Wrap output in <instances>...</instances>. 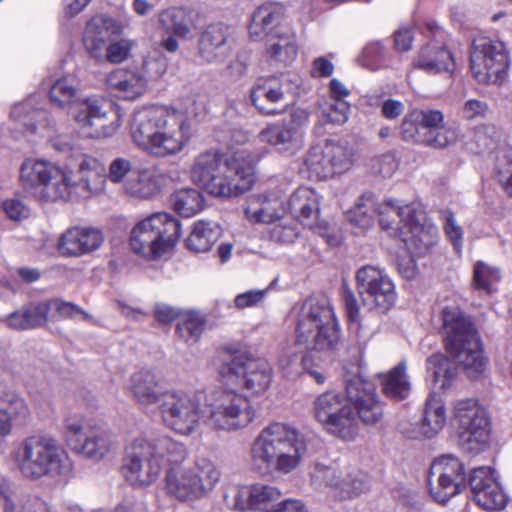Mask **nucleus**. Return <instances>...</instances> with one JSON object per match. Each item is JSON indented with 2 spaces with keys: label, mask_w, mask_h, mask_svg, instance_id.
Masks as SVG:
<instances>
[{
  "label": "nucleus",
  "mask_w": 512,
  "mask_h": 512,
  "mask_svg": "<svg viewBox=\"0 0 512 512\" xmlns=\"http://www.w3.org/2000/svg\"><path fill=\"white\" fill-rule=\"evenodd\" d=\"M295 345L304 346L306 351L288 349L279 358V367L289 380H296L304 373L309 374L318 384L325 377L314 369L312 351H332L340 342V327L330 302L325 297H310L294 308Z\"/></svg>",
  "instance_id": "1"
},
{
  "label": "nucleus",
  "mask_w": 512,
  "mask_h": 512,
  "mask_svg": "<svg viewBox=\"0 0 512 512\" xmlns=\"http://www.w3.org/2000/svg\"><path fill=\"white\" fill-rule=\"evenodd\" d=\"M130 133L137 146L155 156L166 157L183 150L190 139V126L181 111L151 106L133 113Z\"/></svg>",
  "instance_id": "2"
},
{
  "label": "nucleus",
  "mask_w": 512,
  "mask_h": 512,
  "mask_svg": "<svg viewBox=\"0 0 512 512\" xmlns=\"http://www.w3.org/2000/svg\"><path fill=\"white\" fill-rule=\"evenodd\" d=\"M306 451L304 433L276 422L264 427L255 437L249 456L252 467L261 474H289L299 467Z\"/></svg>",
  "instance_id": "3"
},
{
  "label": "nucleus",
  "mask_w": 512,
  "mask_h": 512,
  "mask_svg": "<svg viewBox=\"0 0 512 512\" xmlns=\"http://www.w3.org/2000/svg\"><path fill=\"white\" fill-rule=\"evenodd\" d=\"M193 182L215 197H234L249 190L254 183L252 162L242 154L223 160L218 152L198 155L191 169Z\"/></svg>",
  "instance_id": "4"
},
{
  "label": "nucleus",
  "mask_w": 512,
  "mask_h": 512,
  "mask_svg": "<svg viewBox=\"0 0 512 512\" xmlns=\"http://www.w3.org/2000/svg\"><path fill=\"white\" fill-rule=\"evenodd\" d=\"M185 456L186 447L170 436H138L125 448L123 473L133 487H148L159 478L164 461L176 463Z\"/></svg>",
  "instance_id": "5"
},
{
  "label": "nucleus",
  "mask_w": 512,
  "mask_h": 512,
  "mask_svg": "<svg viewBox=\"0 0 512 512\" xmlns=\"http://www.w3.org/2000/svg\"><path fill=\"white\" fill-rule=\"evenodd\" d=\"M76 95V81L69 76L57 79L49 89L53 105L59 108L70 105V115L85 137H110L118 130L120 118L116 111L106 110L103 101L96 96L77 99Z\"/></svg>",
  "instance_id": "6"
},
{
  "label": "nucleus",
  "mask_w": 512,
  "mask_h": 512,
  "mask_svg": "<svg viewBox=\"0 0 512 512\" xmlns=\"http://www.w3.org/2000/svg\"><path fill=\"white\" fill-rule=\"evenodd\" d=\"M441 317L447 352L469 378H479L486 370L487 358L473 322L457 306L444 307Z\"/></svg>",
  "instance_id": "7"
},
{
  "label": "nucleus",
  "mask_w": 512,
  "mask_h": 512,
  "mask_svg": "<svg viewBox=\"0 0 512 512\" xmlns=\"http://www.w3.org/2000/svg\"><path fill=\"white\" fill-rule=\"evenodd\" d=\"M15 463L21 475L29 480L56 478L70 470L65 449L54 438L44 435L24 438L15 451Z\"/></svg>",
  "instance_id": "8"
},
{
  "label": "nucleus",
  "mask_w": 512,
  "mask_h": 512,
  "mask_svg": "<svg viewBox=\"0 0 512 512\" xmlns=\"http://www.w3.org/2000/svg\"><path fill=\"white\" fill-rule=\"evenodd\" d=\"M172 463L166 470L164 490L181 502H194L207 497L220 480L215 463L205 456H196L187 463Z\"/></svg>",
  "instance_id": "9"
},
{
  "label": "nucleus",
  "mask_w": 512,
  "mask_h": 512,
  "mask_svg": "<svg viewBox=\"0 0 512 512\" xmlns=\"http://www.w3.org/2000/svg\"><path fill=\"white\" fill-rule=\"evenodd\" d=\"M255 418V410L247 397L230 389H206L204 423L215 431H237Z\"/></svg>",
  "instance_id": "10"
},
{
  "label": "nucleus",
  "mask_w": 512,
  "mask_h": 512,
  "mask_svg": "<svg viewBox=\"0 0 512 512\" xmlns=\"http://www.w3.org/2000/svg\"><path fill=\"white\" fill-rule=\"evenodd\" d=\"M180 222L168 213H155L138 222L130 235L134 253L157 259L169 252L180 237Z\"/></svg>",
  "instance_id": "11"
},
{
  "label": "nucleus",
  "mask_w": 512,
  "mask_h": 512,
  "mask_svg": "<svg viewBox=\"0 0 512 512\" xmlns=\"http://www.w3.org/2000/svg\"><path fill=\"white\" fill-rule=\"evenodd\" d=\"M204 398L205 390H167L158 406L163 423L178 434H192L204 420Z\"/></svg>",
  "instance_id": "12"
},
{
  "label": "nucleus",
  "mask_w": 512,
  "mask_h": 512,
  "mask_svg": "<svg viewBox=\"0 0 512 512\" xmlns=\"http://www.w3.org/2000/svg\"><path fill=\"white\" fill-rule=\"evenodd\" d=\"M401 138L432 148H445L456 141V133L444 125L440 110L414 109L402 120Z\"/></svg>",
  "instance_id": "13"
},
{
  "label": "nucleus",
  "mask_w": 512,
  "mask_h": 512,
  "mask_svg": "<svg viewBox=\"0 0 512 512\" xmlns=\"http://www.w3.org/2000/svg\"><path fill=\"white\" fill-rule=\"evenodd\" d=\"M221 375L227 386L260 394L271 383L272 368L265 359L253 358L246 352H239L223 364Z\"/></svg>",
  "instance_id": "14"
},
{
  "label": "nucleus",
  "mask_w": 512,
  "mask_h": 512,
  "mask_svg": "<svg viewBox=\"0 0 512 512\" xmlns=\"http://www.w3.org/2000/svg\"><path fill=\"white\" fill-rule=\"evenodd\" d=\"M509 58L503 42L475 38L470 50V69L480 84H501L507 77Z\"/></svg>",
  "instance_id": "15"
},
{
  "label": "nucleus",
  "mask_w": 512,
  "mask_h": 512,
  "mask_svg": "<svg viewBox=\"0 0 512 512\" xmlns=\"http://www.w3.org/2000/svg\"><path fill=\"white\" fill-rule=\"evenodd\" d=\"M454 419L458 427V444L466 453L477 454L489 440V418L476 399H462L455 403Z\"/></svg>",
  "instance_id": "16"
},
{
  "label": "nucleus",
  "mask_w": 512,
  "mask_h": 512,
  "mask_svg": "<svg viewBox=\"0 0 512 512\" xmlns=\"http://www.w3.org/2000/svg\"><path fill=\"white\" fill-rule=\"evenodd\" d=\"M314 417L330 434L352 440L358 434V424L346 400L338 393L325 392L314 401Z\"/></svg>",
  "instance_id": "17"
},
{
  "label": "nucleus",
  "mask_w": 512,
  "mask_h": 512,
  "mask_svg": "<svg viewBox=\"0 0 512 512\" xmlns=\"http://www.w3.org/2000/svg\"><path fill=\"white\" fill-rule=\"evenodd\" d=\"M307 121L308 113L295 109L288 118L267 124L258 133V140L279 154L293 156L303 147V127Z\"/></svg>",
  "instance_id": "18"
},
{
  "label": "nucleus",
  "mask_w": 512,
  "mask_h": 512,
  "mask_svg": "<svg viewBox=\"0 0 512 512\" xmlns=\"http://www.w3.org/2000/svg\"><path fill=\"white\" fill-rule=\"evenodd\" d=\"M356 282L364 306L384 314L397 299L395 285L390 277L375 266L366 265L356 272Z\"/></svg>",
  "instance_id": "19"
},
{
  "label": "nucleus",
  "mask_w": 512,
  "mask_h": 512,
  "mask_svg": "<svg viewBox=\"0 0 512 512\" xmlns=\"http://www.w3.org/2000/svg\"><path fill=\"white\" fill-rule=\"evenodd\" d=\"M352 152L340 143L327 141L323 146H313L307 152L304 165L310 177L328 179L348 170L352 165Z\"/></svg>",
  "instance_id": "20"
},
{
  "label": "nucleus",
  "mask_w": 512,
  "mask_h": 512,
  "mask_svg": "<svg viewBox=\"0 0 512 512\" xmlns=\"http://www.w3.org/2000/svg\"><path fill=\"white\" fill-rule=\"evenodd\" d=\"M67 441L72 449L83 456L103 459L112 449V435L98 427H91L80 419H69L66 424Z\"/></svg>",
  "instance_id": "21"
},
{
  "label": "nucleus",
  "mask_w": 512,
  "mask_h": 512,
  "mask_svg": "<svg viewBox=\"0 0 512 512\" xmlns=\"http://www.w3.org/2000/svg\"><path fill=\"white\" fill-rule=\"evenodd\" d=\"M99 188L92 185L89 178L81 182H72L68 172L54 165L51 175L45 184L38 190L36 199L42 202L70 201L80 198H89L91 192Z\"/></svg>",
  "instance_id": "22"
},
{
  "label": "nucleus",
  "mask_w": 512,
  "mask_h": 512,
  "mask_svg": "<svg viewBox=\"0 0 512 512\" xmlns=\"http://www.w3.org/2000/svg\"><path fill=\"white\" fill-rule=\"evenodd\" d=\"M424 34L429 42L421 48L416 66L431 74L452 72L454 60L445 47L446 34L443 29L435 22L427 21Z\"/></svg>",
  "instance_id": "23"
},
{
  "label": "nucleus",
  "mask_w": 512,
  "mask_h": 512,
  "mask_svg": "<svg viewBox=\"0 0 512 512\" xmlns=\"http://www.w3.org/2000/svg\"><path fill=\"white\" fill-rule=\"evenodd\" d=\"M197 19V13L182 7H171L160 12V28L168 34L161 43L162 47L168 52H176L179 48L177 38H192L197 28Z\"/></svg>",
  "instance_id": "24"
},
{
  "label": "nucleus",
  "mask_w": 512,
  "mask_h": 512,
  "mask_svg": "<svg viewBox=\"0 0 512 512\" xmlns=\"http://www.w3.org/2000/svg\"><path fill=\"white\" fill-rule=\"evenodd\" d=\"M290 81L287 75L259 77L250 90V100L258 112L265 116L279 114L273 105L284 101L289 94Z\"/></svg>",
  "instance_id": "25"
},
{
  "label": "nucleus",
  "mask_w": 512,
  "mask_h": 512,
  "mask_svg": "<svg viewBox=\"0 0 512 512\" xmlns=\"http://www.w3.org/2000/svg\"><path fill=\"white\" fill-rule=\"evenodd\" d=\"M469 485L476 503L485 510L497 511L507 504V497L490 467L472 470Z\"/></svg>",
  "instance_id": "26"
},
{
  "label": "nucleus",
  "mask_w": 512,
  "mask_h": 512,
  "mask_svg": "<svg viewBox=\"0 0 512 512\" xmlns=\"http://www.w3.org/2000/svg\"><path fill=\"white\" fill-rule=\"evenodd\" d=\"M346 393L364 424L374 425L382 419L383 406L371 383L360 378L350 379L346 384Z\"/></svg>",
  "instance_id": "27"
},
{
  "label": "nucleus",
  "mask_w": 512,
  "mask_h": 512,
  "mask_svg": "<svg viewBox=\"0 0 512 512\" xmlns=\"http://www.w3.org/2000/svg\"><path fill=\"white\" fill-rule=\"evenodd\" d=\"M280 497V491L271 485L257 483L251 486H241L232 489L224 495L227 507L244 512L262 510L269 502Z\"/></svg>",
  "instance_id": "28"
},
{
  "label": "nucleus",
  "mask_w": 512,
  "mask_h": 512,
  "mask_svg": "<svg viewBox=\"0 0 512 512\" xmlns=\"http://www.w3.org/2000/svg\"><path fill=\"white\" fill-rule=\"evenodd\" d=\"M403 233L399 236L413 255L425 256L431 252L438 242V229L424 215L417 210Z\"/></svg>",
  "instance_id": "29"
},
{
  "label": "nucleus",
  "mask_w": 512,
  "mask_h": 512,
  "mask_svg": "<svg viewBox=\"0 0 512 512\" xmlns=\"http://www.w3.org/2000/svg\"><path fill=\"white\" fill-rule=\"evenodd\" d=\"M121 25L111 17L95 16L88 23L83 35V44L89 56L103 62L104 52L112 35L121 33Z\"/></svg>",
  "instance_id": "30"
},
{
  "label": "nucleus",
  "mask_w": 512,
  "mask_h": 512,
  "mask_svg": "<svg viewBox=\"0 0 512 512\" xmlns=\"http://www.w3.org/2000/svg\"><path fill=\"white\" fill-rule=\"evenodd\" d=\"M103 243L102 233L90 227H71L59 237L57 249L63 256L80 257L97 250Z\"/></svg>",
  "instance_id": "31"
},
{
  "label": "nucleus",
  "mask_w": 512,
  "mask_h": 512,
  "mask_svg": "<svg viewBox=\"0 0 512 512\" xmlns=\"http://www.w3.org/2000/svg\"><path fill=\"white\" fill-rule=\"evenodd\" d=\"M229 27L223 23L208 25L200 34L197 43L198 57L204 63H220L229 54Z\"/></svg>",
  "instance_id": "32"
},
{
  "label": "nucleus",
  "mask_w": 512,
  "mask_h": 512,
  "mask_svg": "<svg viewBox=\"0 0 512 512\" xmlns=\"http://www.w3.org/2000/svg\"><path fill=\"white\" fill-rule=\"evenodd\" d=\"M129 389L133 399L141 407L160 405L163 401L164 390L160 378L151 370H139L130 376Z\"/></svg>",
  "instance_id": "33"
},
{
  "label": "nucleus",
  "mask_w": 512,
  "mask_h": 512,
  "mask_svg": "<svg viewBox=\"0 0 512 512\" xmlns=\"http://www.w3.org/2000/svg\"><path fill=\"white\" fill-rule=\"evenodd\" d=\"M0 408V446L12 434L13 427L26 425L31 412L25 399L15 393H6Z\"/></svg>",
  "instance_id": "34"
},
{
  "label": "nucleus",
  "mask_w": 512,
  "mask_h": 512,
  "mask_svg": "<svg viewBox=\"0 0 512 512\" xmlns=\"http://www.w3.org/2000/svg\"><path fill=\"white\" fill-rule=\"evenodd\" d=\"M416 212L417 209L413 204L401 206L395 200H388L378 205L376 209L381 228L391 237H399L405 229L404 226L416 217Z\"/></svg>",
  "instance_id": "35"
},
{
  "label": "nucleus",
  "mask_w": 512,
  "mask_h": 512,
  "mask_svg": "<svg viewBox=\"0 0 512 512\" xmlns=\"http://www.w3.org/2000/svg\"><path fill=\"white\" fill-rule=\"evenodd\" d=\"M288 210L304 226L313 228L319 218V196L311 188L300 187L290 195Z\"/></svg>",
  "instance_id": "36"
},
{
  "label": "nucleus",
  "mask_w": 512,
  "mask_h": 512,
  "mask_svg": "<svg viewBox=\"0 0 512 512\" xmlns=\"http://www.w3.org/2000/svg\"><path fill=\"white\" fill-rule=\"evenodd\" d=\"M106 84L115 96L125 100H134L146 90V79L136 70L116 69L107 76Z\"/></svg>",
  "instance_id": "37"
},
{
  "label": "nucleus",
  "mask_w": 512,
  "mask_h": 512,
  "mask_svg": "<svg viewBox=\"0 0 512 512\" xmlns=\"http://www.w3.org/2000/svg\"><path fill=\"white\" fill-rule=\"evenodd\" d=\"M246 218L252 223L272 224L284 214L282 201L276 196L251 195L244 209Z\"/></svg>",
  "instance_id": "38"
},
{
  "label": "nucleus",
  "mask_w": 512,
  "mask_h": 512,
  "mask_svg": "<svg viewBox=\"0 0 512 512\" xmlns=\"http://www.w3.org/2000/svg\"><path fill=\"white\" fill-rule=\"evenodd\" d=\"M282 15V6L277 3H265L258 7L249 25L250 37L255 41L264 40L275 30L283 29L279 26Z\"/></svg>",
  "instance_id": "39"
},
{
  "label": "nucleus",
  "mask_w": 512,
  "mask_h": 512,
  "mask_svg": "<svg viewBox=\"0 0 512 512\" xmlns=\"http://www.w3.org/2000/svg\"><path fill=\"white\" fill-rule=\"evenodd\" d=\"M166 183L165 176L155 169L139 170L125 182L124 190L127 194L140 198L151 199L160 193Z\"/></svg>",
  "instance_id": "40"
},
{
  "label": "nucleus",
  "mask_w": 512,
  "mask_h": 512,
  "mask_svg": "<svg viewBox=\"0 0 512 512\" xmlns=\"http://www.w3.org/2000/svg\"><path fill=\"white\" fill-rule=\"evenodd\" d=\"M264 40L266 53L273 61L288 65L295 60L298 46L296 36L290 29L275 30Z\"/></svg>",
  "instance_id": "41"
},
{
  "label": "nucleus",
  "mask_w": 512,
  "mask_h": 512,
  "mask_svg": "<svg viewBox=\"0 0 512 512\" xmlns=\"http://www.w3.org/2000/svg\"><path fill=\"white\" fill-rule=\"evenodd\" d=\"M54 164L44 160H25L20 168V183L22 188L30 196H38V190L42 188L45 181L51 175Z\"/></svg>",
  "instance_id": "42"
},
{
  "label": "nucleus",
  "mask_w": 512,
  "mask_h": 512,
  "mask_svg": "<svg viewBox=\"0 0 512 512\" xmlns=\"http://www.w3.org/2000/svg\"><path fill=\"white\" fill-rule=\"evenodd\" d=\"M220 236V227L212 222L199 220L194 223L186 239V246L195 253L209 251Z\"/></svg>",
  "instance_id": "43"
},
{
  "label": "nucleus",
  "mask_w": 512,
  "mask_h": 512,
  "mask_svg": "<svg viewBox=\"0 0 512 512\" xmlns=\"http://www.w3.org/2000/svg\"><path fill=\"white\" fill-rule=\"evenodd\" d=\"M383 393L391 399L403 400L408 397L411 384L406 374V365L399 363L386 374L381 375Z\"/></svg>",
  "instance_id": "44"
},
{
  "label": "nucleus",
  "mask_w": 512,
  "mask_h": 512,
  "mask_svg": "<svg viewBox=\"0 0 512 512\" xmlns=\"http://www.w3.org/2000/svg\"><path fill=\"white\" fill-rule=\"evenodd\" d=\"M446 423V410L441 398L431 394L425 404L422 420V433L427 437H433L441 431Z\"/></svg>",
  "instance_id": "45"
},
{
  "label": "nucleus",
  "mask_w": 512,
  "mask_h": 512,
  "mask_svg": "<svg viewBox=\"0 0 512 512\" xmlns=\"http://www.w3.org/2000/svg\"><path fill=\"white\" fill-rule=\"evenodd\" d=\"M428 487L431 496L436 502L446 503L451 497L459 494L465 487V477L456 479L454 476L428 475Z\"/></svg>",
  "instance_id": "46"
},
{
  "label": "nucleus",
  "mask_w": 512,
  "mask_h": 512,
  "mask_svg": "<svg viewBox=\"0 0 512 512\" xmlns=\"http://www.w3.org/2000/svg\"><path fill=\"white\" fill-rule=\"evenodd\" d=\"M171 204L179 215L191 217L202 210L204 198L197 189L183 188L171 196Z\"/></svg>",
  "instance_id": "47"
},
{
  "label": "nucleus",
  "mask_w": 512,
  "mask_h": 512,
  "mask_svg": "<svg viewBox=\"0 0 512 512\" xmlns=\"http://www.w3.org/2000/svg\"><path fill=\"white\" fill-rule=\"evenodd\" d=\"M343 473L336 467L315 462L310 470V484L316 490L329 488L338 492Z\"/></svg>",
  "instance_id": "48"
},
{
  "label": "nucleus",
  "mask_w": 512,
  "mask_h": 512,
  "mask_svg": "<svg viewBox=\"0 0 512 512\" xmlns=\"http://www.w3.org/2000/svg\"><path fill=\"white\" fill-rule=\"evenodd\" d=\"M427 370L431 373L434 383L441 389L450 386L456 376V367L449 358L441 354H435L427 360Z\"/></svg>",
  "instance_id": "49"
},
{
  "label": "nucleus",
  "mask_w": 512,
  "mask_h": 512,
  "mask_svg": "<svg viewBox=\"0 0 512 512\" xmlns=\"http://www.w3.org/2000/svg\"><path fill=\"white\" fill-rule=\"evenodd\" d=\"M376 209L373 196L363 195L354 207L346 212V219L353 225L366 229L372 226Z\"/></svg>",
  "instance_id": "50"
},
{
  "label": "nucleus",
  "mask_w": 512,
  "mask_h": 512,
  "mask_svg": "<svg viewBox=\"0 0 512 512\" xmlns=\"http://www.w3.org/2000/svg\"><path fill=\"white\" fill-rule=\"evenodd\" d=\"M500 280V273L497 268L491 267L484 262H477L474 266L473 283L475 289L486 294L495 291L494 286Z\"/></svg>",
  "instance_id": "51"
},
{
  "label": "nucleus",
  "mask_w": 512,
  "mask_h": 512,
  "mask_svg": "<svg viewBox=\"0 0 512 512\" xmlns=\"http://www.w3.org/2000/svg\"><path fill=\"white\" fill-rule=\"evenodd\" d=\"M104 171L105 167L99 160L91 156H84L79 163L81 178L78 182H81L84 178H89L92 185L99 186L97 190L91 192V196L97 194L104 188Z\"/></svg>",
  "instance_id": "52"
},
{
  "label": "nucleus",
  "mask_w": 512,
  "mask_h": 512,
  "mask_svg": "<svg viewBox=\"0 0 512 512\" xmlns=\"http://www.w3.org/2000/svg\"><path fill=\"white\" fill-rule=\"evenodd\" d=\"M429 474L432 476L465 477L463 463L453 455H442L431 464Z\"/></svg>",
  "instance_id": "53"
},
{
  "label": "nucleus",
  "mask_w": 512,
  "mask_h": 512,
  "mask_svg": "<svg viewBox=\"0 0 512 512\" xmlns=\"http://www.w3.org/2000/svg\"><path fill=\"white\" fill-rule=\"evenodd\" d=\"M370 489L369 479L362 472L347 473L342 476L338 493L343 498L358 496Z\"/></svg>",
  "instance_id": "54"
},
{
  "label": "nucleus",
  "mask_w": 512,
  "mask_h": 512,
  "mask_svg": "<svg viewBox=\"0 0 512 512\" xmlns=\"http://www.w3.org/2000/svg\"><path fill=\"white\" fill-rule=\"evenodd\" d=\"M42 114L43 113L40 110L33 109L31 103L26 101L14 105L10 116L27 131L35 133L37 130L36 122Z\"/></svg>",
  "instance_id": "55"
},
{
  "label": "nucleus",
  "mask_w": 512,
  "mask_h": 512,
  "mask_svg": "<svg viewBox=\"0 0 512 512\" xmlns=\"http://www.w3.org/2000/svg\"><path fill=\"white\" fill-rule=\"evenodd\" d=\"M25 322L30 329L44 326L48 321L49 302L29 303L22 307Z\"/></svg>",
  "instance_id": "56"
},
{
  "label": "nucleus",
  "mask_w": 512,
  "mask_h": 512,
  "mask_svg": "<svg viewBox=\"0 0 512 512\" xmlns=\"http://www.w3.org/2000/svg\"><path fill=\"white\" fill-rule=\"evenodd\" d=\"M385 54V49L379 42H372L365 46L358 61L361 66L374 71L384 66Z\"/></svg>",
  "instance_id": "57"
},
{
  "label": "nucleus",
  "mask_w": 512,
  "mask_h": 512,
  "mask_svg": "<svg viewBox=\"0 0 512 512\" xmlns=\"http://www.w3.org/2000/svg\"><path fill=\"white\" fill-rule=\"evenodd\" d=\"M342 301L350 323V331L358 332L361 330V322L359 320L360 306L355 294L347 286L342 287Z\"/></svg>",
  "instance_id": "58"
},
{
  "label": "nucleus",
  "mask_w": 512,
  "mask_h": 512,
  "mask_svg": "<svg viewBox=\"0 0 512 512\" xmlns=\"http://www.w3.org/2000/svg\"><path fill=\"white\" fill-rule=\"evenodd\" d=\"M132 173V162L125 157H117L111 161L108 168L107 179L114 184H123Z\"/></svg>",
  "instance_id": "59"
},
{
  "label": "nucleus",
  "mask_w": 512,
  "mask_h": 512,
  "mask_svg": "<svg viewBox=\"0 0 512 512\" xmlns=\"http://www.w3.org/2000/svg\"><path fill=\"white\" fill-rule=\"evenodd\" d=\"M371 171L382 177H391L398 168V160L393 152H387L371 159Z\"/></svg>",
  "instance_id": "60"
},
{
  "label": "nucleus",
  "mask_w": 512,
  "mask_h": 512,
  "mask_svg": "<svg viewBox=\"0 0 512 512\" xmlns=\"http://www.w3.org/2000/svg\"><path fill=\"white\" fill-rule=\"evenodd\" d=\"M131 48L132 42L127 39L110 42L104 52L103 62L121 63L129 57Z\"/></svg>",
  "instance_id": "61"
},
{
  "label": "nucleus",
  "mask_w": 512,
  "mask_h": 512,
  "mask_svg": "<svg viewBox=\"0 0 512 512\" xmlns=\"http://www.w3.org/2000/svg\"><path fill=\"white\" fill-rule=\"evenodd\" d=\"M443 219V229L445 234L451 241L454 249L457 252L461 251L462 248V239H463V230L456 223L454 215L451 211L445 210L441 212Z\"/></svg>",
  "instance_id": "62"
},
{
  "label": "nucleus",
  "mask_w": 512,
  "mask_h": 512,
  "mask_svg": "<svg viewBox=\"0 0 512 512\" xmlns=\"http://www.w3.org/2000/svg\"><path fill=\"white\" fill-rule=\"evenodd\" d=\"M499 181L512 197V148L506 150L497 165Z\"/></svg>",
  "instance_id": "63"
},
{
  "label": "nucleus",
  "mask_w": 512,
  "mask_h": 512,
  "mask_svg": "<svg viewBox=\"0 0 512 512\" xmlns=\"http://www.w3.org/2000/svg\"><path fill=\"white\" fill-rule=\"evenodd\" d=\"M204 326L205 323L203 320L189 317L177 324L176 332L180 335V337L187 341L189 339L197 340L200 337Z\"/></svg>",
  "instance_id": "64"
}]
</instances>
